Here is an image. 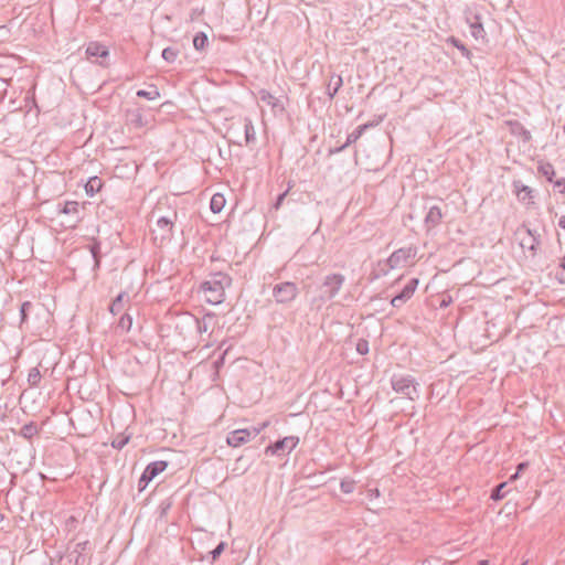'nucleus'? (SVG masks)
I'll use <instances>...</instances> for the list:
<instances>
[{"label":"nucleus","instance_id":"obj_46","mask_svg":"<svg viewBox=\"0 0 565 565\" xmlns=\"http://www.w3.org/2000/svg\"><path fill=\"white\" fill-rule=\"evenodd\" d=\"M356 352L360 355H365L369 352V342L365 339H360L356 343Z\"/></svg>","mask_w":565,"mask_h":565},{"label":"nucleus","instance_id":"obj_39","mask_svg":"<svg viewBox=\"0 0 565 565\" xmlns=\"http://www.w3.org/2000/svg\"><path fill=\"white\" fill-rule=\"evenodd\" d=\"M215 316L213 313H206L203 316L202 320H196L198 330L200 333L207 332L209 323L214 320Z\"/></svg>","mask_w":565,"mask_h":565},{"label":"nucleus","instance_id":"obj_60","mask_svg":"<svg viewBox=\"0 0 565 565\" xmlns=\"http://www.w3.org/2000/svg\"><path fill=\"white\" fill-rule=\"evenodd\" d=\"M86 247H88V248H92V247H98V245H97L96 243H93V244H88V245H86Z\"/></svg>","mask_w":565,"mask_h":565},{"label":"nucleus","instance_id":"obj_9","mask_svg":"<svg viewBox=\"0 0 565 565\" xmlns=\"http://www.w3.org/2000/svg\"><path fill=\"white\" fill-rule=\"evenodd\" d=\"M381 121H382V117H380L379 120L375 122L369 121V122L358 126L351 134H349L347 136L345 142L342 143L341 146L333 147L332 145H329V147H328L329 154L342 151L343 149L349 147L351 143H354L369 128L374 127L375 125H377Z\"/></svg>","mask_w":565,"mask_h":565},{"label":"nucleus","instance_id":"obj_43","mask_svg":"<svg viewBox=\"0 0 565 565\" xmlns=\"http://www.w3.org/2000/svg\"><path fill=\"white\" fill-rule=\"evenodd\" d=\"M68 562L73 563V565H89V558H87L84 554L75 553L73 556L67 555Z\"/></svg>","mask_w":565,"mask_h":565},{"label":"nucleus","instance_id":"obj_54","mask_svg":"<svg viewBox=\"0 0 565 565\" xmlns=\"http://www.w3.org/2000/svg\"><path fill=\"white\" fill-rule=\"evenodd\" d=\"M558 226L565 230V215L559 217Z\"/></svg>","mask_w":565,"mask_h":565},{"label":"nucleus","instance_id":"obj_44","mask_svg":"<svg viewBox=\"0 0 565 565\" xmlns=\"http://www.w3.org/2000/svg\"><path fill=\"white\" fill-rule=\"evenodd\" d=\"M118 327L129 331L132 327V317L128 312L124 313L118 321Z\"/></svg>","mask_w":565,"mask_h":565},{"label":"nucleus","instance_id":"obj_51","mask_svg":"<svg viewBox=\"0 0 565 565\" xmlns=\"http://www.w3.org/2000/svg\"><path fill=\"white\" fill-rule=\"evenodd\" d=\"M337 467V463H327L326 466L320 462V469L326 468L327 470H332ZM323 475V471L320 470L319 476L321 477Z\"/></svg>","mask_w":565,"mask_h":565},{"label":"nucleus","instance_id":"obj_25","mask_svg":"<svg viewBox=\"0 0 565 565\" xmlns=\"http://www.w3.org/2000/svg\"><path fill=\"white\" fill-rule=\"evenodd\" d=\"M132 434L128 433L127 429L122 433L117 434L110 445L113 448L121 450L131 439Z\"/></svg>","mask_w":565,"mask_h":565},{"label":"nucleus","instance_id":"obj_45","mask_svg":"<svg viewBox=\"0 0 565 565\" xmlns=\"http://www.w3.org/2000/svg\"><path fill=\"white\" fill-rule=\"evenodd\" d=\"M92 550V545H90V542L89 541H83V542H78L74 550L72 552H70V556H73L75 553H79V554H84L86 551H90Z\"/></svg>","mask_w":565,"mask_h":565},{"label":"nucleus","instance_id":"obj_3","mask_svg":"<svg viewBox=\"0 0 565 565\" xmlns=\"http://www.w3.org/2000/svg\"><path fill=\"white\" fill-rule=\"evenodd\" d=\"M232 284V278L222 271L212 273L201 282L200 291L204 294L206 302L220 305L225 300V289Z\"/></svg>","mask_w":565,"mask_h":565},{"label":"nucleus","instance_id":"obj_16","mask_svg":"<svg viewBox=\"0 0 565 565\" xmlns=\"http://www.w3.org/2000/svg\"><path fill=\"white\" fill-rule=\"evenodd\" d=\"M56 207H57L58 214H64V215L71 216L72 223H76L77 221H79L78 202L65 201L64 203H58Z\"/></svg>","mask_w":565,"mask_h":565},{"label":"nucleus","instance_id":"obj_19","mask_svg":"<svg viewBox=\"0 0 565 565\" xmlns=\"http://www.w3.org/2000/svg\"><path fill=\"white\" fill-rule=\"evenodd\" d=\"M390 270H392V266L388 264L387 259L379 260L376 265L373 266L369 275V280L372 282L383 276H386Z\"/></svg>","mask_w":565,"mask_h":565},{"label":"nucleus","instance_id":"obj_17","mask_svg":"<svg viewBox=\"0 0 565 565\" xmlns=\"http://www.w3.org/2000/svg\"><path fill=\"white\" fill-rule=\"evenodd\" d=\"M258 97L263 103L269 105L275 113H282L285 110L284 103L279 98L271 95L268 90L260 89L258 92Z\"/></svg>","mask_w":565,"mask_h":565},{"label":"nucleus","instance_id":"obj_52","mask_svg":"<svg viewBox=\"0 0 565 565\" xmlns=\"http://www.w3.org/2000/svg\"><path fill=\"white\" fill-rule=\"evenodd\" d=\"M529 468V463L526 461L520 462L516 467V471L522 473Z\"/></svg>","mask_w":565,"mask_h":565},{"label":"nucleus","instance_id":"obj_11","mask_svg":"<svg viewBox=\"0 0 565 565\" xmlns=\"http://www.w3.org/2000/svg\"><path fill=\"white\" fill-rule=\"evenodd\" d=\"M515 239L519 241V247H536L541 244V234L529 227L522 226L515 232Z\"/></svg>","mask_w":565,"mask_h":565},{"label":"nucleus","instance_id":"obj_40","mask_svg":"<svg viewBox=\"0 0 565 565\" xmlns=\"http://www.w3.org/2000/svg\"><path fill=\"white\" fill-rule=\"evenodd\" d=\"M88 254H89L88 255L89 259L93 262V269L94 270L98 269L100 266L102 257H103L102 249L92 248V249H88Z\"/></svg>","mask_w":565,"mask_h":565},{"label":"nucleus","instance_id":"obj_14","mask_svg":"<svg viewBox=\"0 0 565 565\" xmlns=\"http://www.w3.org/2000/svg\"><path fill=\"white\" fill-rule=\"evenodd\" d=\"M416 256V249H395L387 258L392 269L401 267L403 264H407Z\"/></svg>","mask_w":565,"mask_h":565},{"label":"nucleus","instance_id":"obj_50","mask_svg":"<svg viewBox=\"0 0 565 565\" xmlns=\"http://www.w3.org/2000/svg\"><path fill=\"white\" fill-rule=\"evenodd\" d=\"M555 277L558 280V282L565 284V271H564V269H562L561 271H557Z\"/></svg>","mask_w":565,"mask_h":565},{"label":"nucleus","instance_id":"obj_36","mask_svg":"<svg viewBox=\"0 0 565 565\" xmlns=\"http://www.w3.org/2000/svg\"><path fill=\"white\" fill-rule=\"evenodd\" d=\"M335 482L337 478H330L322 483L320 482V489H322V492H319V495H322L324 493H330L331 495L335 494Z\"/></svg>","mask_w":565,"mask_h":565},{"label":"nucleus","instance_id":"obj_7","mask_svg":"<svg viewBox=\"0 0 565 565\" xmlns=\"http://www.w3.org/2000/svg\"><path fill=\"white\" fill-rule=\"evenodd\" d=\"M345 278L341 274H330L324 277L322 285L320 286V299L333 298L340 288L342 287Z\"/></svg>","mask_w":565,"mask_h":565},{"label":"nucleus","instance_id":"obj_6","mask_svg":"<svg viewBox=\"0 0 565 565\" xmlns=\"http://www.w3.org/2000/svg\"><path fill=\"white\" fill-rule=\"evenodd\" d=\"M169 466L167 460H157L148 463L138 480V491L142 492L147 486Z\"/></svg>","mask_w":565,"mask_h":565},{"label":"nucleus","instance_id":"obj_37","mask_svg":"<svg viewBox=\"0 0 565 565\" xmlns=\"http://www.w3.org/2000/svg\"><path fill=\"white\" fill-rule=\"evenodd\" d=\"M179 55V50L173 46H167L162 51V58L168 63H173Z\"/></svg>","mask_w":565,"mask_h":565},{"label":"nucleus","instance_id":"obj_49","mask_svg":"<svg viewBox=\"0 0 565 565\" xmlns=\"http://www.w3.org/2000/svg\"><path fill=\"white\" fill-rule=\"evenodd\" d=\"M406 301L402 300L399 297H397L396 295L391 299V306L393 308H401Z\"/></svg>","mask_w":565,"mask_h":565},{"label":"nucleus","instance_id":"obj_32","mask_svg":"<svg viewBox=\"0 0 565 565\" xmlns=\"http://www.w3.org/2000/svg\"><path fill=\"white\" fill-rule=\"evenodd\" d=\"M39 433V427L36 423L29 422L24 424L20 429V436H22L25 439H32L33 436H35Z\"/></svg>","mask_w":565,"mask_h":565},{"label":"nucleus","instance_id":"obj_13","mask_svg":"<svg viewBox=\"0 0 565 565\" xmlns=\"http://www.w3.org/2000/svg\"><path fill=\"white\" fill-rule=\"evenodd\" d=\"M466 21L469 24L470 33L473 39L476 41H483L486 39V31L483 29L480 14L469 11L466 13Z\"/></svg>","mask_w":565,"mask_h":565},{"label":"nucleus","instance_id":"obj_10","mask_svg":"<svg viewBox=\"0 0 565 565\" xmlns=\"http://www.w3.org/2000/svg\"><path fill=\"white\" fill-rule=\"evenodd\" d=\"M297 286L291 281H285L275 285L273 296L279 303H287L294 300L297 296Z\"/></svg>","mask_w":565,"mask_h":565},{"label":"nucleus","instance_id":"obj_47","mask_svg":"<svg viewBox=\"0 0 565 565\" xmlns=\"http://www.w3.org/2000/svg\"><path fill=\"white\" fill-rule=\"evenodd\" d=\"M554 188L558 190L561 194H565V178L553 180Z\"/></svg>","mask_w":565,"mask_h":565},{"label":"nucleus","instance_id":"obj_56","mask_svg":"<svg viewBox=\"0 0 565 565\" xmlns=\"http://www.w3.org/2000/svg\"><path fill=\"white\" fill-rule=\"evenodd\" d=\"M519 476H520V472L515 471V473H513V475L510 477V479H509V480H510V481L515 480L516 478H519Z\"/></svg>","mask_w":565,"mask_h":565},{"label":"nucleus","instance_id":"obj_18","mask_svg":"<svg viewBox=\"0 0 565 565\" xmlns=\"http://www.w3.org/2000/svg\"><path fill=\"white\" fill-rule=\"evenodd\" d=\"M507 125L511 135L519 137L523 142H529L532 138L531 132L518 120H508Z\"/></svg>","mask_w":565,"mask_h":565},{"label":"nucleus","instance_id":"obj_30","mask_svg":"<svg viewBox=\"0 0 565 565\" xmlns=\"http://www.w3.org/2000/svg\"><path fill=\"white\" fill-rule=\"evenodd\" d=\"M446 42L448 44H451L454 47L458 49L461 52L462 56L467 57L468 60L471 58L472 54L470 50L458 38L451 35L446 40Z\"/></svg>","mask_w":565,"mask_h":565},{"label":"nucleus","instance_id":"obj_4","mask_svg":"<svg viewBox=\"0 0 565 565\" xmlns=\"http://www.w3.org/2000/svg\"><path fill=\"white\" fill-rule=\"evenodd\" d=\"M392 388L411 401L419 398L418 382L408 374H394L391 379Z\"/></svg>","mask_w":565,"mask_h":565},{"label":"nucleus","instance_id":"obj_26","mask_svg":"<svg viewBox=\"0 0 565 565\" xmlns=\"http://www.w3.org/2000/svg\"><path fill=\"white\" fill-rule=\"evenodd\" d=\"M128 121L136 128H142L146 126V120L140 109L127 111Z\"/></svg>","mask_w":565,"mask_h":565},{"label":"nucleus","instance_id":"obj_61","mask_svg":"<svg viewBox=\"0 0 565 565\" xmlns=\"http://www.w3.org/2000/svg\"><path fill=\"white\" fill-rule=\"evenodd\" d=\"M312 102H313V100H312V97H311V96H309V99H308V105H309V107H311Z\"/></svg>","mask_w":565,"mask_h":565},{"label":"nucleus","instance_id":"obj_28","mask_svg":"<svg viewBox=\"0 0 565 565\" xmlns=\"http://www.w3.org/2000/svg\"><path fill=\"white\" fill-rule=\"evenodd\" d=\"M537 171L551 183L553 182L556 174L554 166L551 162H540Z\"/></svg>","mask_w":565,"mask_h":565},{"label":"nucleus","instance_id":"obj_8","mask_svg":"<svg viewBox=\"0 0 565 565\" xmlns=\"http://www.w3.org/2000/svg\"><path fill=\"white\" fill-rule=\"evenodd\" d=\"M298 441V437L287 436L285 438L276 440L275 443L269 444L265 448V454L273 456H281L284 454H289L297 446Z\"/></svg>","mask_w":565,"mask_h":565},{"label":"nucleus","instance_id":"obj_24","mask_svg":"<svg viewBox=\"0 0 565 565\" xmlns=\"http://www.w3.org/2000/svg\"><path fill=\"white\" fill-rule=\"evenodd\" d=\"M104 185V182L98 177H90L85 183V192L87 195L93 196L95 193L99 192Z\"/></svg>","mask_w":565,"mask_h":565},{"label":"nucleus","instance_id":"obj_12","mask_svg":"<svg viewBox=\"0 0 565 565\" xmlns=\"http://www.w3.org/2000/svg\"><path fill=\"white\" fill-rule=\"evenodd\" d=\"M512 189L520 203L527 207L534 205L535 191L532 188L523 184L521 180H513Z\"/></svg>","mask_w":565,"mask_h":565},{"label":"nucleus","instance_id":"obj_48","mask_svg":"<svg viewBox=\"0 0 565 565\" xmlns=\"http://www.w3.org/2000/svg\"><path fill=\"white\" fill-rule=\"evenodd\" d=\"M286 195H287V191H285V192H282V193H280V194H278V195H277L276 201H275V202H274V204H273V207H274L275 210H278V209L281 206V204H282V202H284V200H285Z\"/></svg>","mask_w":565,"mask_h":565},{"label":"nucleus","instance_id":"obj_58","mask_svg":"<svg viewBox=\"0 0 565 565\" xmlns=\"http://www.w3.org/2000/svg\"><path fill=\"white\" fill-rule=\"evenodd\" d=\"M326 12H327V9L322 8V10H320V18L324 19L326 18Z\"/></svg>","mask_w":565,"mask_h":565},{"label":"nucleus","instance_id":"obj_55","mask_svg":"<svg viewBox=\"0 0 565 565\" xmlns=\"http://www.w3.org/2000/svg\"><path fill=\"white\" fill-rule=\"evenodd\" d=\"M559 267L565 271V256L561 259Z\"/></svg>","mask_w":565,"mask_h":565},{"label":"nucleus","instance_id":"obj_2","mask_svg":"<svg viewBox=\"0 0 565 565\" xmlns=\"http://www.w3.org/2000/svg\"><path fill=\"white\" fill-rule=\"evenodd\" d=\"M163 202L159 201L151 212V216H158L156 227L151 230L152 241L156 247H167L173 243L175 221L178 212L171 211L169 215H161Z\"/></svg>","mask_w":565,"mask_h":565},{"label":"nucleus","instance_id":"obj_20","mask_svg":"<svg viewBox=\"0 0 565 565\" xmlns=\"http://www.w3.org/2000/svg\"><path fill=\"white\" fill-rule=\"evenodd\" d=\"M342 85H343V79L340 75L332 74L330 76V79L326 87V93L329 97V100H331L335 96V94L338 93V90L340 89V87Z\"/></svg>","mask_w":565,"mask_h":565},{"label":"nucleus","instance_id":"obj_35","mask_svg":"<svg viewBox=\"0 0 565 565\" xmlns=\"http://www.w3.org/2000/svg\"><path fill=\"white\" fill-rule=\"evenodd\" d=\"M508 486V482H501L499 484H497L492 490H491V494H490V499H492L493 501H500L502 500L505 494H507V491H504V489L507 488Z\"/></svg>","mask_w":565,"mask_h":565},{"label":"nucleus","instance_id":"obj_1","mask_svg":"<svg viewBox=\"0 0 565 565\" xmlns=\"http://www.w3.org/2000/svg\"><path fill=\"white\" fill-rule=\"evenodd\" d=\"M448 213V204L441 200L431 198L415 200L411 203L407 218L411 221H422L423 227L429 234L437 227Z\"/></svg>","mask_w":565,"mask_h":565},{"label":"nucleus","instance_id":"obj_34","mask_svg":"<svg viewBox=\"0 0 565 565\" xmlns=\"http://www.w3.org/2000/svg\"><path fill=\"white\" fill-rule=\"evenodd\" d=\"M136 95L140 98L148 100H154L160 97V93L154 85H151L150 89H139Z\"/></svg>","mask_w":565,"mask_h":565},{"label":"nucleus","instance_id":"obj_27","mask_svg":"<svg viewBox=\"0 0 565 565\" xmlns=\"http://www.w3.org/2000/svg\"><path fill=\"white\" fill-rule=\"evenodd\" d=\"M226 200L222 193H215L210 201V209L213 213H220L225 206Z\"/></svg>","mask_w":565,"mask_h":565},{"label":"nucleus","instance_id":"obj_21","mask_svg":"<svg viewBox=\"0 0 565 565\" xmlns=\"http://www.w3.org/2000/svg\"><path fill=\"white\" fill-rule=\"evenodd\" d=\"M33 257H35L34 249H22V254L20 255V258L14 257L12 249H3V255L0 256V262L3 263L4 260H12V259L24 262V260H30Z\"/></svg>","mask_w":565,"mask_h":565},{"label":"nucleus","instance_id":"obj_64","mask_svg":"<svg viewBox=\"0 0 565 565\" xmlns=\"http://www.w3.org/2000/svg\"><path fill=\"white\" fill-rule=\"evenodd\" d=\"M521 565H527V562H523Z\"/></svg>","mask_w":565,"mask_h":565},{"label":"nucleus","instance_id":"obj_23","mask_svg":"<svg viewBox=\"0 0 565 565\" xmlns=\"http://www.w3.org/2000/svg\"><path fill=\"white\" fill-rule=\"evenodd\" d=\"M244 135H245V143L247 147H250L256 141V131L253 125V121L249 118L244 119Z\"/></svg>","mask_w":565,"mask_h":565},{"label":"nucleus","instance_id":"obj_59","mask_svg":"<svg viewBox=\"0 0 565 565\" xmlns=\"http://www.w3.org/2000/svg\"><path fill=\"white\" fill-rule=\"evenodd\" d=\"M478 565H489V561L488 559H481L478 562Z\"/></svg>","mask_w":565,"mask_h":565},{"label":"nucleus","instance_id":"obj_31","mask_svg":"<svg viewBox=\"0 0 565 565\" xmlns=\"http://www.w3.org/2000/svg\"><path fill=\"white\" fill-rule=\"evenodd\" d=\"M193 46L196 51L203 52L209 46V38L205 32H198L193 38Z\"/></svg>","mask_w":565,"mask_h":565},{"label":"nucleus","instance_id":"obj_38","mask_svg":"<svg viewBox=\"0 0 565 565\" xmlns=\"http://www.w3.org/2000/svg\"><path fill=\"white\" fill-rule=\"evenodd\" d=\"M41 373L38 367H32L28 374V383L31 387H38L41 382Z\"/></svg>","mask_w":565,"mask_h":565},{"label":"nucleus","instance_id":"obj_5","mask_svg":"<svg viewBox=\"0 0 565 565\" xmlns=\"http://www.w3.org/2000/svg\"><path fill=\"white\" fill-rule=\"evenodd\" d=\"M268 425V422H264L259 426L235 429L228 433L226 437V443L231 447H239L249 441L252 437H257L260 434V431L264 430Z\"/></svg>","mask_w":565,"mask_h":565},{"label":"nucleus","instance_id":"obj_15","mask_svg":"<svg viewBox=\"0 0 565 565\" xmlns=\"http://www.w3.org/2000/svg\"><path fill=\"white\" fill-rule=\"evenodd\" d=\"M87 57H97L102 58V61L98 62V64L103 67L107 66V63H105V60L109 56V50L106 45L99 43V42H89L87 44L86 51H85Z\"/></svg>","mask_w":565,"mask_h":565},{"label":"nucleus","instance_id":"obj_63","mask_svg":"<svg viewBox=\"0 0 565 565\" xmlns=\"http://www.w3.org/2000/svg\"><path fill=\"white\" fill-rule=\"evenodd\" d=\"M316 137H317L316 135H315V136H312V137L310 138V141H315Z\"/></svg>","mask_w":565,"mask_h":565},{"label":"nucleus","instance_id":"obj_53","mask_svg":"<svg viewBox=\"0 0 565 565\" xmlns=\"http://www.w3.org/2000/svg\"><path fill=\"white\" fill-rule=\"evenodd\" d=\"M451 302V297H448L446 300L445 298L440 302V307H447Z\"/></svg>","mask_w":565,"mask_h":565},{"label":"nucleus","instance_id":"obj_42","mask_svg":"<svg viewBox=\"0 0 565 565\" xmlns=\"http://www.w3.org/2000/svg\"><path fill=\"white\" fill-rule=\"evenodd\" d=\"M226 546H227V543L224 541H221L212 551L209 552L207 555L211 557L212 562L217 559L221 556V554L224 552Z\"/></svg>","mask_w":565,"mask_h":565},{"label":"nucleus","instance_id":"obj_62","mask_svg":"<svg viewBox=\"0 0 565 565\" xmlns=\"http://www.w3.org/2000/svg\"><path fill=\"white\" fill-rule=\"evenodd\" d=\"M243 460V457L237 458L236 463L241 462Z\"/></svg>","mask_w":565,"mask_h":565},{"label":"nucleus","instance_id":"obj_29","mask_svg":"<svg viewBox=\"0 0 565 565\" xmlns=\"http://www.w3.org/2000/svg\"><path fill=\"white\" fill-rule=\"evenodd\" d=\"M126 297H127L126 291H121L116 296V298L111 301V303L109 306V311L111 315L115 316V315H118L119 312H121Z\"/></svg>","mask_w":565,"mask_h":565},{"label":"nucleus","instance_id":"obj_33","mask_svg":"<svg viewBox=\"0 0 565 565\" xmlns=\"http://www.w3.org/2000/svg\"><path fill=\"white\" fill-rule=\"evenodd\" d=\"M32 309H33V303L31 301H23L21 303V306H20V323H19L20 329H22L23 326L28 322L29 315Z\"/></svg>","mask_w":565,"mask_h":565},{"label":"nucleus","instance_id":"obj_41","mask_svg":"<svg viewBox=\"0 0 565 565\" xmlns=\"http://www.w3.org/2000/svg\"><path fill=\"white\" fill-rule=\"evenodd\" d=\"M341 489V491L345 494L353 492L355 488V482L351 479H341L337 482Z\"/></svg>","mask_w":565,"mask_h":565},{"label":"nucleus","instance_id":"obj_57","mask_svg":"<svg viewBox=\"0 0 565 565\" xmlns=\"http://www.w3.org/2000/svg\"><path fill=\"white\" fill-rule=\"evenodd\" d=\"M519 476H520V472L515 471V473H513V475L510 477V479H509V480H510V481L515 480L516 478H519Z\"/></svg>","mask_w":565,"mask_h":565},{"label":"nucleus","instance_id":"obj_22","mask_svg":"<svg viewBox=\"0 0 565 565\" xmlns=\"http://www.w3.org/2000/svg\"><path fill=\"white\" fill-rule=\"evenodd\" d=\"M418 284H419L418 278H412L403 287V289L396 294V296L399 297L404 301H408L413 297L415 290L417 289Z\"/></svg>","mask_w":565,"mask_h":565}]
</instances>
